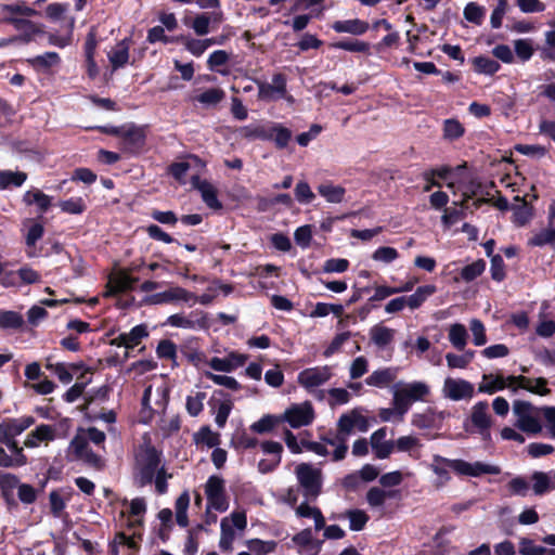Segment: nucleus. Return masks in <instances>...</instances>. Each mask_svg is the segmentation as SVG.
Masks as SVG:
<instances>
[{
  "mask_svg": "<svg viewBox=\"0 0 555 555\" xmlns=\"http://www.w3.org/2000/svg\"><path fill=\"white\" fill-rule=\"evenodd\" d=\"M241 135L247 140H271L272 133L269 132V127L260 124H250L244 126L240 130Z\"/></svg>",
  "mask_w": 555,
  "mask_h": 555,
  "instance_id": "obj_30",
  "label": "nucleus"
},
{
  "mask_svg": "<svg viewBox=\"0 0 555 555\" xmlns=\"http://www.w3.org/2000/svg\"><path fill=\"white\" fill-rule=\"evenodd\" d=\"M334 49L345 50L349 52L370 53V43L358 39H344L331 44Z\"/></svg>",
  "mask_w": 555,
  "mask_h": 555,
  "instance_id": "obj_33",
  "label": "nucleus"
},
{
  "mask_svg": "<svg viewBox=\"0 0 555 555\" xmlns=\"http://www.w3.org/2000/svg\"><path fill=\"white\" fill-rule=\"evenodd\" d=\"M149 336L147 326L145 324H139L133 326L129 333H126L129 349L138 346L143 338Z\"/></svg>",
  "mask_w": 555,
  "mask_h": 555,
  "instance_id": "obj_56",
  "label": "nucleus"
},
{
  "mask_svg": "<svg viewBox=\"0 0 555 555\" xmlns=\"http://www.w3.org/2000/svg\"><path fill=\"white\" fill-rule=\"evenodd\" d=\"M282 422H287L291 427L299 428L310 425L314 420V410L309 401L302 404H292L283 415Z\"/></svg>",
  "mask_w": 555,
  "mask_h": 555,
  "instance_id": "obj_6",
  "label": "nucleus"
},
{
  "mask_svg": "<svg viewBox=\"0 0 555 555\" xmlns=\"http://www.w3.org/2000/svg\"><path fill=\"white\" fill-rule=\"evenodd\" d=\"M295 197L300 204H310L315 195L306 181H299L295 186Z\"/></svg>",
  "mask_w": 555,
  "mask_h": 555,
  "instance_id": "obj_58",
  "label": "nucleus"
},
{
  "mask_svg": "<svg viewBox=\"0 0 555 555\" xmlns=\"http://www.w3.org/2000/svg\"><path fill=\"white\" fill-rule=\"evenodd\" d=\"M296 476L306 499H317L322 488L321 472L310 464L301 463L296 467Z\"/></svg>",
  "mask_w": 555,
  "mask_h": 555,
  "instance_id": "obj_3",
  "label": "nucleus"
},
{
  "mask_svg": "<svg viewBox=\"0 0 555 555\" xmlns=\"http://www.w3.org/2000/svg\"><path fill=\"white\" fill-rule=\"evenodd\" d=\"M490 273L491 279L495 282H502L506 278L505 263L501 255L495 254L491 257Z\"/></svg>",
  "mask_w": 555,
  "mask_h": 555,
  "instance_id": "obj_52",
  "label": "nucleus"
},
{
  "mask_svg": "<svg viewBox=\"0 0 555 555\" xmlns=\"http://www.w3.org/2000/svg\"><path fill=\"white\" fill-rule=\"evenodd\" d=\"M434 461L436 463L448 464L459 475L473 477V467H472V463H469V462H466L464 460H449L441 455H435Z\"/></svg>",
  "mask_w": 555,
  "mask_h": 555,
  "instance_id": "obj_36",
  "label": "nucleus"
},
{
  "mask_svg": "<svg viewBox=\"0 0 555 555\" xmlns=\"http://www.w3.org/2000/svg\"><path fill=\"white\" fill-rule=\"evenodd\" d=\"M269 132L272 133L270 141H273L279 150L285 149L292 139V131L281 124L271 122Z\"/></svg>",
  "mask_w": 555,
  "mask_h": 555,
  "instance_id": "obj_31",
  "label": "nucleus"
},
{
  "mask_svg": "<svg viewBox=\"0 0 555 555\" xmlns=\"http://www.w3.org/2000/svg\"><path fill=\"white\" fill-rule=\"evenodd\" d=\"M272 85L261 83L259 85V98L266 99L273 92L279 93L281 96H285L286 89V76L282 73L274 74L272 77Z\"/></svg>",
  "mask_w": 555,
  "mask_h": 555,
  "instance_id": "obj_17",
  "label": "nucleus"
},
{
  "mask_svg": "<svg viewBox=\"0 0 555 555\" xmlns=\"http://www.w3.org/2000/svg\"><path fill=\"white\" fill-rule=\"evenodd\" d=\"M514 49L516 55L522 61H529L533 53L534 49L532 47L531 39H517L514 41Z\"/></svg>",
  "mask_w": 555,
  "mask_h": 555,
  "instance_id": "obj_51",
  "label": "nucleus"
},
{
  "mask_svg": "<svg viewBox=\"0 0 555 555\" xmlns=\"http://www.w3.org/2000/svg\"><path fill=\"white\" fill-rule=\"evenodd\" d=\"M59 206L63 212L69 215H81L87 209V205L82 197H70L68 199L61 201Z\"/></svg>",
  "mask_w": 555,
  "mask_h": 555,
  "instance_id": "obj_44",
  "label": "nucleus"
},
{
  "mask_svg": "<svg viewBox=\"0 0 555 555\" xmlns=\"http://www.w3.org/2000/svg\"><path fill=\"white\" fill-rule=\"evenodd\" d=\"M156 354L159 359L175 362L177 359V345L170 339H163L157 345Z\"/></svg>",
  "mask_w": 555,
  "mask_h": 555,
  "instance_id": "obj_47",
  "label": "nucleus"
},
{
  "mask_svg": "<svg viewBox=\"0 0 555 555\" xmlns=\"http://www.w3.org/2000/svg\"><path fill=\"white\" fill-rule=\"evenodd\" d=\"M194 298H196V295L194 293L183 287L175 286L164 292L150 296L147 298V302L153 305L171 304L177 301L188 302Z\"/></svg>",
  "mask_w": 555,
  "mask_h": 555,
  "instance_id": "obj_10",
  "label": "nucleus"
},
{
  "mask_svg": "<svg viewBox=\"0 0 555 555\" xmlns=\"http://www.w3.org/2000/svg\"><path fill=\"white\" fill-rule=\"evenodd\" d=\"M34 416L5 417L0 422V467L14 468L27 465L24 447L16 437L35 424Z\"/></svg>",
  "mask_w": 555,
  "mask_h": 555,
  "instance_id": "obj_1",
  "label": "nucleus"
},
{
  "mask_svg": "<svg viewBox=\"0 0 555 555\" xmlns=\"http://www.w3.org/2000/svg\"><path fill=\"white\" fill-rule=\"evenodd\" d=\"M434 461L436 463L448 464L459 475L473 477V467H472V463H469V462H466L464 460H449L441 455H435Z\"/></svg>",
  "mask_w": 555,
  "mask_h": 555,
  "instance_id": "obj_35",
  "label": "nucleus"
},
{
  "mask_svg": "<svg viewBox=\"0 0 555 555\" xmlns=\"http://www.w3.org/2000/svg\"><path fill=\"white\" fill-rule=\"evenodd\" d=\"M56 438L55 429L51 425L41 424L31 430L24 440V447L37 448L40 442L53 441Z\"/></svg>",
  "mask_w": 555,
  "mask_h": 555,
  "instance_id": "obj_13",
  "label": "nucleus"
},
{
  "mask_svg": "<svg viewBox=\"0 0 555 555\" xmlns=\"http://www.w3.org/2000/svg\"><path fill=\"white\" fill-rule=\"evenodd\" d=\"M88 449L89 444L87 437L77 434L69 443L68 452L73 454L72 460H80Z\"/></svg>",
  "mask_w": 555,
  "mask_h": 555,
  "instance_id": "obj_46",
  "label": "nucleus"
},
{
  "mask_svg": "<svg viewBox=\"0 0 555 555\" xmlns=\"http://www.w3.org/2000/svg\"><path fill=\"white\" fill-rule=\"evenodd\" d=\"M555 242V229H546L542 230L539 233L534 234L529 238L528 245L542 247L546 244H552Z\"/></svg>",
  "mask_w": 555,
  "mask_h": 555,
  "instance_id": "obj_55",
  "label": "nucleus"
},
{
  "mask_svg": "<svg viewBox=\"0 0 555 555\" xmlns=\"http://www.w3.org/2000/svg\"><path fill=\"white\" fill-rule=\"evenodd\" d=\"M23 202L27 206L36 204L40 214H44L51 206V197L40 190L27 191L23 196Z\"/></svg>",
  "mask_w": 555,
  "mask_h": 555,
  "instance_id": "obj_22",
  "label": "nucleus"
},
{
  "mask_svg": "<svg viewBox=\"0 0 555 555\" xmlns=\"http://www.w3.org/2000/svg\"><path fill=\"white\" fill-rule=\"evenodd\" d=\"M399 257V253L396 248L389 246L378 247L372 255V258L376 261L390 263Z\"/></svg>",
  "mask_w": 555,
  "mask_h": 555,
  "instance_id": "obj_61",
  "label": "nucleus"
},
{
  "mask_svg": "<svg viewBox=\"0 0 555 555\" xmlns=\"http://www.w3.org/2000/svg\"><path fill=\"white\" fill-rule=\"evenodd\" d=\"M205 398L206 393L202 391L197 392L195 396L186 397L185 408L191 416L195 417L202 413L204 409L203 401L205 400Z\"/></svg>",
  "mask_w": 555,
  "mask_h": 555,
  "instance_id": "obj_48",
  "label": "nucleus"
},
{
  "mask_svg": "<svg viewBox=\"0 0 555 555\" xmlns=\"http://www.w3.org/2000/svg\"><path fill=\"white\" fill-rule=\"evenodd\" d=\"M533 480V491L537 495H542L550 489V477L543 472H534L531 476Z\"/></svg>",
  "mask_w": 555,
  "mask_h": 555,
  "instance_id": "obj_60",
  "label": "nucleus"
},
{
  "mask_svg": "<svg viewBox=\"0 0 555 555\" xmlns=\"http://www.w3.org/2000/svg\"><path fill=\"white\" fill-rule=\"evenodd\" d=\"M513 210L512 222L516 227H525L533 217V206L526 198L521 199V204L512 205Z\"/></svg>",
  "mask_w": 555,
  "mask_h": 555,
  "instance_id": "obj_18",
  "label": "nucleus"
},
{
  "mask_svg": "<svg viewBox=\"0 0 555 555\" xmlns=\"http://www.w3.org/2000/svg\"><path fill=\"white\" fill-rule=\"evenodd\" d=\"M486 266L487 263L483 259H477L473 263L462 268L460 276L466 283L473 282L485 272Z\"/></svg>",
  "mask_w": 555,
  "mask_h": 555,
  "instance_id": "obj_34",
  "label": "nucleus"
},
{
  "mask_svg": "<svg viewBox=\"0 0 555 555\" xmlns=\"http://www.w3.org/2000/svg\"><path fill=\"white\" fill-rule=\"evenodd\" d=\"M192 186L201 192L203 202L214 210L222 209V203L218 199L217 189L207 180H202L198 175L191 178Z\"/></svg>",
  "mask_w": 555,
  "mask_h": 555,
  "instance_id": "obj_12",
  "label": "nucleus"
},
{
  "mask_svg": "<svg viewBox=\"0 0 555 555\" xmlns=\"http://www.w3.org/2000/svg\"><path fill=\"white\" fill-rule=\"evenodd\" d=\"M332 28L336 33H348L354 36H360L369 30L370 25L367 22L354 18L346 21H336L332 24Z\"/></svg>",
  "mask_w": 555,
  "mask_h": 555,
  "instance_id": "obj_15",
  "label": "nucleus"
},
{
  "mask_svg": "<svg viewBox=\"0 0 555 555\" xmlns=\"http://www.w3.org/2000/svg\"><path fill=\"white\" fill-rule=\"evenodd\" d=\"M206 378L212 380L216 385L224 386L231 390H240L242 388L241 384L232 376L227 375H218L211 372L205 373Z\"/></svg>",
  "mask_w": 555,
  "mask_h": 555,
  "instance_id": "obj_54",
  "label": "nucleus"
},
{
  "mask_svg": "<svg viewBox=\"0 0 555 555\" xmlns=\"http://www.w3.org/2000/svg\"><path fill=\"white\" fill-rule=\"evenodd\" d=\"M516 426L524 433L537 435L541 433L542 426L539 420L532 415L517 420Z\"/></svg>",
  "mask_w": 555,
  "mask_h": 555,
  "instance_id": "obj_59",
  "label": "nucleus"
},
{
  "mask_svg": "<svg viewBox=\"0 0 555 555\" xmlns=\"http://www.w3.org/2000/svg\"><path fill=\"white\" fill-rule=\"evenodd\" d=\"M225 491V481L222 477L212 475L208 478L205 486L206 496H211L214 494H219Z\"/></svg>",
  "mask_w": 555,
  "mask_h": 555,
  "instance_id": "obj_62",
  "label": "nucleus"
},
{
  "mask_svg": "<svg viewBox=\"0 0 555 555\" xmlns=\"http://www.w3.org/2000/svg\"><path fill=\"white\" fill-rule=\"evenodd\" d=\"M518 553L520 555H555V548L537 545L532 539L524 537L519 539Z\"/></svg>",
  "mask_w": 555,
  "mask_h": 555,
  "instance_id": "obj_24",
  "label": "nucleus"
},
{
  "mask_svg": "<svg viewBox=\"0 0 555 555\" xmlns=\"http://www.w3.org/2000/svg\"><path fill=\"white\" fill-rule=\"evenodd\" d=\"M489 404L487 401H479L472 408L470 422L475 431L478 433L483 440L491 438L492 420L488 413Z\"/></svg>",
  "mask_w": 555,
  "mask_h": 555,
  "instance_id": "obj_8",
  "label": "nucleus"
},
{
  "mask_svg": "<svg viewBox=\"0 0 555 555\" xmlns=\"http://www.w3.org/2000/svg\"><path fill=\"white\" fill-rule=\"evenodd\" d=\"M44 228L40 222H34L25 236V244L27 247H35L37 242L43 236Z\"/></svg>",
  "mask_w": 555,
  "mask_h": 555,
  "instance_id": "obj_63",
  "label": "nucleus"
},
{
  "mask_svg": "<svg viewBox=\"0 0 555 555\" xmlns=\"http://www.w3.org/2000/svg\"><path fill=\"white\" fill-rule=\"evenodd\" d=\"M506 386L507 384L502 375L494 376L493 374H483L482 383L479 385L478 391L493 395L496 391L505 389Z\"/></svg>",
  "mask_w": 555,
  "mask_h": 555,
  "instance_id": "obj_26",
  "label": "nucleus"
},
{
  "mask_svg": "<svg viewBox=\"0 0 555 555\" xmlns=\"http://www.w3.org/2000/svg\"><path fill=\"white\" fill-rule=\"evenodd\" d=\"M279 423H282L281 416L268 414V415L262 416L259 421L255 422L250 426V429L257 434H267V433H270L271 430H273V428Z\"/></svg>",
  "mask_w": 555,
  "mask_h": 555,
  "instance_id": "obj_41",
  "label": "nucleus"
},
{
  "mask_svg": "<svg viewBox=\"0 0 555 555\" xmlns=\"http://www.w3.org/2000/svg\"><path fill=\"white\" fill-rule=\"evenodd\" d=\"M467 331L463 324L455 323L451 325L449 331V339L451 344L457 349L463 350L467 343Z\"/></svg>",
  "mask_w": 555,
  "mask_h": 555,
  "instance_id": "obj_37",
  "label": "nucleus"
},
{
  "mask_svg": "<svg viewBox=\"0 0 555 555\" xmlns=\"http://www.w3.org/2000/svg\"><path fill=\"white\" fill-rule=\"evenodd\" d=\"M331 377L332 372L328 365L314 366L302 370L297 376V382L305 389L311 391L313 388L328 382Z\"/></svg>",
  "mask_w": 555,
  "mask_h": 555,
  "instance_id": "obj_7",
  "label": "nucleus"
},
{
  "mask_svg": "<svg viewBox=\"0 0 555 555\" xmlns=\"http://www.w3.org/2000/svg\"><path fill=\"white\" fill-rule=\"evenodd\" d=\"M412 402L423 400L429 393V388L422 382L408 384L402 388Z\"/></svg>",
  "mask_w": 555,
  "mask_h": 555,
  "instance_id": "obj_45",
  "label": "nucleus"
},
{
  "mask_svg": "<svg viewBox=\"0 0 555 555\" xmlns=\"http://www.w3.org/2000/svg\"><path fill=\"white\" fill-rule=\"evenodd\" d=\"M225 96V92L221 88H210L196 95L195 100L205 105H217Z\"/></svg>",
  "mask_w": 555,
  "mask_h": 555,
  "instance_id": "obj_42",
  "label": "nucleus"
},
{
  "mask_svg": "<svg viewBox=\"0 0 555 555\" xmlns=\"http://www.w3.org/2000/svg\"><path fill=\"white\" fill-rule=\"evenodd\" d=\"M25 324L23 315L13 310H0V328L20 331Z\"/></svg>",
  "mask_w": 555,
  "mask_h": 555,
  "instance_id": "obj_21",
  "label": "nucleus"
},
{
  "mask_svg": "<svg viewBox=\"0 0 555 555\" xmlns=\"http://www.w3.org/2000/svg\"><path fill=\"white\" fill-rule=\"evenodd\" d=\"M533 358L544 366H555V350L545 347L534 349Z\"/></svg>",
  "mask_w": 555,
  "mask_h": 555,
  "instance_id": "obj_64",
  "label": "nucleus"
},
{
  "mask_svg": "<svg viewBox=\"0 0 555 555\" xmlns=\"http://www.w3.org/2000/svg\"><path fill=\"white\" fill-rule=\"evenodd\" d=\"M27 62L36 69V70H49L51 67L56 66L61 63V57L56 52H46L42 55H37L33 59L27 60Z\"/></svg>",
  "mask_w": 555,
  "mask_h": 555,
  "instance_id": "obj_25",
  "label": "nucleus"
},
{
  "mask_svg": "<svg viewBox=\"0 0 555 555\" xmlns=\"http://www.w3.org/2000/svg\"><path fill=\"white\" fill-rule=\"evenodd\" d=\"M196 442H202L208 448H216L220 443V436L214 433L208 426H204L196 434Z\"/></svg>",
  "mask_w": 555,
  "mask_h": 555,
  "instance_id": "obj_53",
  "label": "nucleus"
},
{
  "mask_svg": "<svg viewBox=\"0 0 555 555\" xmlns=\"http://www.w3.org/2000/svg\"><path fill=\"white\" fill-rule=\"evenodd\" d=\"M436 292L437 287L433 284L418 286L412 295L405 296L406 306L412 310L418 309Z\"/></svg>",
  "mask_w": 555,
  "mask_h": 555,
  "instance_id": "obj_19",
  "label": "nucleus"
},
{
  "mask_svg": "<svg viewBox=\"0 0 555 555\" xmlns=\"http://www.w3.org/2000/svg\"><path fill=\"white\" fill-rule=\"evenodd\" d=\"M129 41L130 39L125 38L119 41L116 49L108 53V60L111 62L113 70L122 68L129 61Z\"/></svg>",
  "mask_w": 555,
  "mask_h": 555,
  "instance_id": "obj_16",
  "label": "nucleus"
},
{
  "mask_svg": "<svg viewBox=\"0 0 555 555\" xmlns=\"http://www.w3.org/2000/svg\"><path fill=\"white\" fill-rule=\"evenodd\" d=\"M246 546L256 555H267L275 551L278 543L275 541H263L256 538L247 540Z\"/></svg>",
  "mask_w": 555,
  "mask_h": 555,
  "instance_id": "obj_38",
  "label": "nucleus"
},
{
  "mask_svg": "<svg viewBox=\"0 0 555 555\" xmlns=\"http://www.w3.org/2000/svg\"><path fill=\"white\" fill-rule=\"evenodd\" d=\"M234 538H235V532H234L232 526H230L228 524L227 518H223L221 520V538L219 541L220 548L222 551L232 550V543H233Z\"/></svg>",
  "mask_w": 555,
  "mask_h": 555,
  "instance_id": "obj_50",
  "label": "nucleus"
},
{
  "mask_svg": "<svg viewBox=\"0 0 555 555\" xmlns=\"http://www.w3.org/2000/svg\"><path fill=\"white\" fill-rule=\"evenodd\" d=\"M163 452L151 443L140 447L135 455L134 482L138 487L151 485L156 472L162 467Z\"/></svg>",
  "mask_w": 555,
  "mask_h": 555,
  "instance_id": "obj_2",
  "label": "nucleus"
},
{
  "mask_svg": "<svg viewBox=\"0 0 555 555\" xmlns=\"http://www.w3.org/2000/svg\"><path fill=\"white\" fill-rule=\"evenodd\" d=\"M472 64L476 73L485 75H494L501 68V65L498 61L486 55L475 56L472 60Z\"/></svg>",
  "mask_w": 555,
  "mask_h": 555,
  "instance_id": "obj_28",
  "label": "nucleus"
},
{
  "mask_svg": "<svg viewBox=\"0 0 555 555\" xmlns=\"http://www.w3.org/2000/svg\"><path fill=\"white\" fill-rule=\"evenodd\" d=\"M486 13V8L478 4L477 2H468L463 10L464 18L477 26L482 25Z\"/></svg>",
  "mask_w": 555,
  "mask_h": 555,
  "instance_id": "obj_32",
  "label": "nucleus"
},
{
  "mask_svg": "<svg viewBox=\"0 0 555 555\" xmlns=\"http://www.w3.org/2000/svg\"><path fill=\"white\" fill-rule=\"evenodd\" d=\"M371 340L379 348H384L389 345L395 337V330L387 326L377 324L374 325L371 331Z\"/></svg>",
  "mask_w": 555,
  "mask_h": 555,
  "instance_id": "obj_29",
  "label": "nucleus"
},
{
  "mask_svg": "<svg viewBox=\"0 0 555 555\" xmlns=\"http://www.w3.org/2000/svg\"><path fill=\"white\" fill-rule=\"evenodd\" d=\"M293 542L300 547H314L317 552L319 551L320 547V542H314L312 531L310 528L304 529L300 532L296 533L293 537Z\"/></svg>",
  "mask_w": 555,
  "mask_h": 555,
  "instance_id": "obj_49",
  "label": "nucleus"
},
{
  "mask_svg": "<svg viewBox=\"0 0 555 555\" xmlns=\"http://www.w3.org/2000/svg\"><path fill=\"white\" fill-rule=\"evenodd\" d=\"M346 517L349 519V528L352 531H361L370 520V516L362 509H348Z\"/></svg>",
  "mask_w": 555,
  "mask_h": 555,
  "instance_id": "obj_40",
  "label": "nucleus"
},
{
  "mask_svg": "<svg viewBox=\"0 0 555 555\" xmlns=\"http://www.w3.org/2000/svg\"><path fill=\"white\" fill-rule=\"evenodd\" d=\"M386 427H382L375 430L371 436V446L374 454L377 459L380 460L387 459L393 450V443L391 441H386Z\"/></svg>",
  "mask_w": 555,
  "mask_h": 555,
  "instance_id": "obj_14",
  "label": "nucleus"
},
{
  "mask_svg": "<svg viewBox=\"0 0 555 555\" xmlns=\"http://www.w3.org/2000/svg\"><path fill=\"white\" fill-rule=\"evenodd\" d=\"M318 192L328 203L339 204L344 201L346 189L341 185H334L331 182L322 183L318 186Z\"/></svg>",
  "mask_w": 555,
  "mask_h": 555,
  "instance_id": "obj_23",
  "label": "nucleus"
},
{
  "mask_svg": "<svg viewBox=\"0 0 555 555\" xmlns=\"http://www.w3.org/2000/svg\"><path fill=\"white\" fill-rule=\"evenodd\" d=\"M27 179L23 171L0 170V190L20 188Z\"/></svg>",
  "mask_w": 555,
  "mask_h": 555,
  "instance_id": "obj_27",
  "label": "nucleus"
},
{
  "mask_svg": "<svg viewBox=\"0 0 555 555\" xmlns=\"http://www.w3.org/2000/svg\"><path fill=\"white\" fill-rule=\"evenodd\" d=\"M443 392L446 397L454 401L470 399L474 396V386L465 379L448 377L444 380Z\"/></svg>",
  "mask_w": 555,
  "mask_h": 555,
  "instance_id": "obj_11",
  "label": "nucleus"
},
{
  "mask_svg": "<svg viewBox=\"0 0 555 555\" xmlns=\"http://www.w3.org/2000/svg\"><path fill=\"white\" fill-rule=\"evenodd\" d=\"M115 282L120 289V293L133 291L139 283V278L129 274L126 271H120L115 278Z\"/></svg>",
  "mask_w": 555,
  "mask_h": 555,
  "instance_id": "obj_57",
  "label": "nucleus"
},
{
  "mask_svg": "<svg viewBox=\"0 0 555 555\" xmlns=\"http://www.w3.org/2000/svg\"><path fill=\"white\" fill-rule=\"evenodd\" d=\"M3 22L12 25L20 34L10 39H2L0 41V46H5L8 43L20 41L22 43H29L34 40V37L37 34L42 33L39 25L34 23L30 20L16 17V16H4Z\"/></svg>",
  "mask_w": 555,
  "mask_h": 555,
  "instance_id": "obj_4",
  "label": "nucleus"
},
{
  "mask_svg": "<svg viewBox=\"0 0 555 555\" xmlns=\"http://www.w3.org/2000/svg\"><path fill=\"white\" fill-rule=\"evenodd\" d=\"M396 371L387 367L374 371L370 376L365 378V383L369 386L385 388L389 386L396 379Z\"/></svg>",
  "mask_w": 555,
  "mask_h": 555,
  "instance_id": "obj_20",
  "label": "nucleus"
},
{
  "mask_svg": "<svg viewBox=\"0 0 555 555\" xmlns=\"http://www.w3.org/2000/svg\"><path fill=\"white\" fill-rule=\"evenodd\" d=\"M395 491H385L378 487H372L366 493V502L371 507H380L387 498H393Z\"/></svg>",
  "mask_w": 555,
  "mask_h": 555,
  "instance_id": "obj_39",
  "label": "nucleus"
},
{
  "mask_svg": "<svg viewBox=\"0 0 555 555\" xmlns=\"http://www.w3.org/2000/svg\"><path fill=\"white\" fill-rule=\"evenodd\" d=\"M124 142V151L133 155L140 154L146 144V131L144 126L131 122L122 126L120 137Z\"/></svg>",
  "mask_w": 555,
  "mask_h": 555,
  "instance_id": "obj_5",
  "label": "nucleus"
},
{
  "mask_svg": "<svg viewBox=\"0 0 555 555\" xmlns=\"http://www.w3.org/2000/svg\"><path fill=\"white\" fill-rule=\"evenodd\" d=\"M369 420L362 415L357 409L351 410L348 413H344L337 423V430L339 435L348 436L351 434L353 428L359 431L365 433L369 430Z\"/></svg>",
  "mask_w": 555,
  "mask_h": 555,
  "instance_id": "obj_9",
  "label": "nucleus"
},
{
  "mask_svg": "<svg viewBox=\"0 0 555 555\" xmlns=\"http://www.w3.org/2000/svg\"><path fill=\"white\" fill-rule=\"evenodd\" d=\"M465 133L464 126L454 118L446 119L443 122V137L448 140H457Z\"/></svg>",
  "mask_w": 555,
  "mask_h": 555,
  "instance_id": "obj_43",
  "label": "nucleus"
}]
</instances>
